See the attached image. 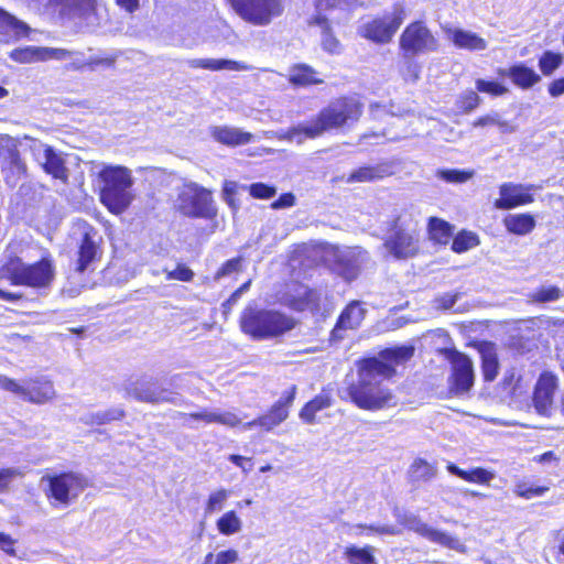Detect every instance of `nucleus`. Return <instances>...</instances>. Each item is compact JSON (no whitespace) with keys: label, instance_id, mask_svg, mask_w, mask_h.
Returning a JSON list of instances; mask_svg holds the SVG:
<instances>
[{"label":"nucleus","instance_id":"1","mask_svg":"<svg viewBox=\"0 0 564 564\" xmlns=\"http://www.w3.org/2000/svg\"><path fill=\"white\" fill-rule=\"evenodd\" d=\"M414 355L413 346H398L380 351L378 357L360 361L358 379L346 389L347 398L359 409L378 411L397 404L395 395L382 381L395 375V367Z\"/></svg>","mask_w":564,"mask_h":564},{"label":"nucleus","instance_id":"2","mask_svg":"<svg viewBox=\"0 0 564 564\" xmlns=\"http://www.w3.org/2000/svg\"><path fill=\"white\" fill-rule=\"evenodd\" d=\"M361 112L362 106L357 99L351 97L338 98L322 109L315 119L289 129L282 138L294 140L301 144L306 138L315 139L328 130L356 122Z\"/></svg>","mask_w":564,"mask_h":564},{"label":"nucleus","instance_id":"3","mask_svg":"<svg viewBox=\"0 0 564 564\" xmlns=\"http://www.w3.org/2000/svg\"><path fill=\"white\" fill-rule=\"evenodd\" d=\"M294 326L292 317L275 310L247 307L240 316L241 330L256 340L280 337Z\"/></svg>","mask_w":564,"mask_h":564},{"label":"nucleus","instance_id":"4","mask_svg":"<svg viewBox=\"0 0 564 564\" xmlns=\"http://www.w3.org/2000/svg\"><path fill=\"white\" fill-rule=\"evenodd\" d=\"M0 273L12 285L47 289L54 281L55 268L52 259L46 257L32 264L23 262L18 257H11L1 267Z\"/></svg>","mask_w":564,"mask_h":564},{"label":"nucleus","instance_id":"5","mask_svg":"<svg viewBox=\"0 0 564 564\" xmlns=\"http://www.w3.org/2000/svg\"><path fill=\"white\" fill-rule=\"evenodd\" d=\"M104 183L100 192L102 204L113 214L124 212L133 199L131 172L122 166H106L99 172Z\"/></svg>","mask_w":564,"mask_h":564},{"label":"nucleus","instance_id":"6","mask_svg":"<svg viewBox=\"0 0 564 564\" xmlns=\"http://www.w3.org/2000/svg\"><path fill=\"white\" fill-rule=\"evenodd\" d=\"M417 221L411 214H400L393 221L391 232L384 240V248L395 259H408L414 257L420 249Z\"/></svg>","mask_w":564,"mask_h":564},{"label":"nucleus","instance_id":"7","mask_svg":"<svg viewBox=\"0 0 564 564\" xmlns=\"http://www.w3.org/2000/svg\"><path fill=\"white\" fill-rule=\"evenodd\" d=\"M47 482L45 495L53 507H68L87 488V479L74 471L46 475L42 482Z\"/></svg>","mask_w":564,"mask_h":564},{"label":"nucleus","instance_id":"8","mask_svg":"<svg viewBox=\"0 0 564 564\" xmlns=\"http://www.w3.org/2000/svg\"><path fill=\"white\" fill-rule=\"evenodd\" d=\"M176 206L188 217L212 219L217 213L212 193L196 183L185 184L181 188Z\"/></svg>","mask_w":564,"mask_h":564},{"label":"nucleus","instance_id":"9","mask_svg":"<svg viewBox=\"0 0 564 564\" xmlns=\"http://www.w3.org/2000/svg\"><path fill=\"white\" fill-rule=\"evenodd\" d=\"M0 387L14 393L23 401L34 404H44L56 397L54 384L45 377L25 379L21 382L0 375Z\"/></svg>","mask_w":564,"mask_h":564},{"label":"nucleus","instance_id":"10","mask_svg":"<svg viewBox=\"0 0 564 564\" xmlns=\"http://www.w3.org/2000/svg\"><path fill=\"white\" fill-rule=\"evenodd\" d=\"M17 138L0 133V172L6 184L15 187L28 175V166L19 151Z\"/></svg>","mask_w":564,"mask_h":564},{"label":"nucleus","instance_id":"11","mask_svg":"<svg viewBox=\"0 0 564 564\" xmlns=\"http://www.w3.org/2000/svg\"><path fill=\"white\" fill-rule=\"evenodd\" d=\"M237 14L245 21L264 26L283 13L282 0H229Z\"/></svg>","mask_w":564,"mask_h":564},{"label":"nucleus","instance_id":"12","mask_svg":"<svg viewBox=\"0 0 564 564\" xmlns=\"http://www.w3.org/2000/svg\"><path fill=\"white\" fill-rule=\"evenodd\" d=\"M24 139L30 141L29 150L44 172L64 183L67 182L68 169L63 153L29 135H24Z\"/></svg>","mask_w":564,"mask_h":564},{"label":"nucleus","instance_id":"13","mask_svg":"<svg viewBox=\"0 0 564 564\" xmlns=\"http://www.w3.org/2000/svg\"><path fill=\"white\" fill-rule=\"evenodd\" d=\"M400 47L405 55L413 57L417 54L435 52L438 41L421 21L409 24L400 36Z\"/></svg>","mask_w":564,"mask_h":564},{"label":"nucleus","instance_id":"14","mask_svg":"<svg viewBox=\"0 0 564 564\" xmlns=\"http://www.w3.org/2000/svg\"><path fill=\"white\" fill-rule=\"evenodd\" d=\"M405 18L404 8L395 6L391 14L373 19L361 26V35L378 43L389 42Z\"/></svg>","mask_w":564,"mask_h":564},{"label":"nucleus","instance_id":"15","mask_svg":"<svg viewBox=\"0 0 564 564\" xmlns=\"http://www.w3.org/2000/svg\"><path fill=\"white\" fill-rule=\"evenodd\" d=\"M557 387V377L552 372H543L539 377L533 392V406L540 415L550 417L556 412L554 395Z\"/></svg>","mask_w":564,"mask_h":564},{"label":"nucleus","instance_id":"16","mask_svg":"<svg viewBox=\"0 0 564 564\" xmlns=\"http://www.w3.org/2000/svg\"><path fill=\"white\" fill-rule=\"evenodd\" d=\"M535 188L538 187L532 184L503 183L499 186L500 197L495 200L494 205L497 209L506 210L531 204L534 198L530 192Z\"/></svg>","mask_w":564,"mask_h":564},{"label":"nucleus","instance_id":"17","mask_svg":"<svg viewBox=\"0 0 564 564\" xmlns=\"http://www.w3.org/2000/svg\"><path fill=\"white\" fill-rule=\"evenodd\" d=\"M334 258L338 273L350 281L357 278L361 264L368 259V253L360 247L337 248Z\"/></svg>","mask_w":564,"mask_h":564},{"label":"nucleus","instance_id":"18","mask_svg":"<svg viewBox=\"0 0 564 564\" xmlns=\"http://www.w3.org/2000/svg\"><path fill=\"white\" fill-rule=\"evenodd\" d=\"M452 391L464 394L474 386L473 361L464 354L456 352L452 359Z\"/></svg>","mask_w":564,"mask_h":564},{"label":"nucleus","instance_id":"19","mask_svg":"<svg viewBox=\"0 0 564 564\" xmlns=\"http://www.w3.org/2000/svg\"><path fill=\"white\" fill-rule=\"evenodd\" d=\"M366 308L359 301H351L340 313L337 323L332 332L334 339H343L345 332L357 329L366 315Z\"/></svg>","mask_w":564,"mask_h":564},{"label":"nucleus","instance_id":"20","mask_svg":"<svg viewBox=\"0 0 564 564\" xmlns=\"http://www.w3.org/2000/svg\"><path fill=\"white\" fill-rule=\"evenodd\" d=\"M126 392L129 397L140 402L161 403L171 401L167 397V390L160 389L154 383L144 379L129 382L126 386Z\"/></svg>","mask_w":564,"mask_h":564},{"label":"nucleus","instance_id":"21","mask_svg":"<svg viewBox=\"0 0 564 564\" xmlns=\"http://www.w3.org/2000/svg\"><path fill=\"white\" fill-rule=\"evenodd\" d=\"M445 35L456 47L468 51H484L487 42L478 34L458 28H445Z\"/></svg>","mask_w":564,"mask_h":564},{"label":"nucleus","instance_id":"22","mask_svg":"<svg viewBox=\"0 0 564 564\" xmlns=\"http://www.w3.org/2000/svg\"><path fill=\"white\" fill-rule=\"evenodd\" d=\"M210 135L219 143L228 147H238L250 143L253 134L242 131L237 127L213 126L209 129Z\"/></svg>","mask_w":564,"mask_h":564},{"label":"nucleus","instance_id":"23","mask_svg":"<svg viewBox=\"0 0 564 564\" xmlns=\"http://www.w3.org/2000/svg\"><path fill=\"white\" fill-rule=\"evenodd\" d=\"M192 68H203L212 72L235 70L245 72L252 70L253 67L243 62L226 59V58H193L187 62Z\"/></svg>","mask_w":564,"mask_h":564},{"label":"nucleus","instance_id":"24","mask_svg":"<svg viewBox=\"0 0 564 564\" xmlns=\"http://www.w3.org/2000/svg\"><path fill=\"white\" fill-rule=\"evenodd\" d=\"M30 28L13 15L0 11V41L10 42L28 36Z\"/></svg>","mask_w":564,"mask_h":564},{"label":"nucleus","instance_id":"25","mask_svg":"<svg viewBox=\"0 0 564 564\" xmlns=\"http://www.w3.org/2000/svg\"><path fill=\"white\" fill-rule=\"evenodd\" d=\"M412 529L432 542L438 543L443 546L462 553L466 551V547L456 538H453L442 531L435 530L425 523L417 521L412 527Z\"/></svg>","mask_w":564,"mask_h":564},{"label":"nucleus","instance_id":"26","mask_svg":"<svg viewBox=\"0 0 564 564\" xmlns=\"http://www.w3.org/2000/svg\"><path fill=\"white\" fill-rule=\"evenodd\" d=\"M500 74L511 78L512 83L523 89L531 88L541 80V76L524 64H517Z\"/></svg>","mask_w":564,"mask_h":564},{"label":"nucleus","instance_id":"27","mask_svg":"<svg viewBox=\"0 0 564 564\" xmlns=\"http://www.w3.org/2000/svg\"><path fill=\"white\" fill-rule=\"evenodd\" d=\"M479 352L481 356L484 378L486 381H494L499 370L496 347L491 343H481L479 345Z\"/></svg>","mask_w":564,"mask_h":564},{"label":"nucleus","instance_id":"28","mask_svg":"<svg viewBox=\"0 0 564 564\" xmlns=\"http://www.w3.org/2000/svg\"><path fill=\"white\" fill-rule=\"evenodd\" d=\"M182 415L188 419L204 421L207 424L218 423L229 427H235L239 425L241 422L240 419L232 412L218 413L214 411L204 410L200 412L189 414L182 413Z\"/></svg>","mask_w":564,"mask_h":564},{"label":"nucleus","instance_id":"29","mask_svg":"<svg viewBox=\"0 0 564 564\" xmlns=\"http://www.w3.org/2000/svg\"><path fill=\"white\" fill-rule=\"evenodd\" d=\"M505 227L509 232L524 236L535 228V219L530 214H510L503 219Z\"/></svg>","mask_w":564,"mask_h":564},{"label":"nucleus","instance_id":"30","mask_svg":"<svg viewBox=\"0 0 564 564\" xmlns=\"http://www.w3.org/2000/svg\"><path fill=\"white\" fill-rule=\"evenodd\" d=\"M391 174V166L387 163L375 166H362L354 171L347 178V183H362L383 178Z\"/></svg>","mask_w":564,"mask_h":564},{"label":"nucleus","instance_id":"31","mask_svg":"<svg viewBox=\"0 0 564 564\" xmlns=\"http://www.w3.org/2000/svg\"><path fill=\"white\" fill-rule=\"evenodd\" d=\"M313 23L321 29V44L323 50L329 54H339L341 52V44L332 33L328 20L325 17L317 15L314 18Z\"/></svg>","mask_w":564,"mask_h":564},{"label":"nucleus","instance_id":"32","mask_svg":"<svg viewBox=\"0 0 564 564\" xmlns=\"http://www.w3.org/2000/svg\"><path fill=\"white\" fill-rule=\"evenodd\" d=\"M96 232L87 231L84 234L79 245V260L77 270L83 272L87 265L96 258L98 252V243L96 241Z\"/></svg>","mask_w":564,"mask_h":564},{"label":"nucleus","instance_id":"33","mask_svg":"<svg viewBox=\"0 0 564 564\" xmlns=\"http://www.w3.org/2000/svg\"><path fill=\"white\" fill-rule=\"evenodd\" d=\"M447 470L452 475H455L466 481L481 484V485H488L495 478L494 473H491L487 469L480 468V467H476V468L471 469L470 471H466V470L460 469L459 467H457L454 464H449L447 466Z\"/></svg>","mask_w":564,"mask_h":564},{"label":"nucleus","instance_id":"34","mask_svg":"<svg viewBox=\"0 0 564 564\" xmlns=\"http://www.w3.org/2000/svg\"><path fill=\"white\" fill-rule=\"evenodd\" d=\"M316 72L305 64L294 65L290 69L289 82L294 86H308L323 83L317 78Z\"/></svg>","mask_w":564,"mask_h":564},{"label":"nucleus","instance_id":"35","mask_svg":"<svg viewBox=\"0 0 564 564\" xmlns=\"http://www.w3.org/2000/svg\"><path fill=\"white\" fill-rule=\"evenodd\" d=\"M332 405V398L328 393H321L307 402L300 412V417L306 423H314L317 412Z\"/></svg>","mask_w":564,"mask_h":564},{"label":"nucleus","instance_id":"36","mask_svg":"<svg viewBox=\"0 0 564 564\" xmlns=\"http://www.w3.org/2000/svg\"><path fill=\"white\" fill-rule=\"evenodd\" d=\"M344 557L349 564H377L372 546L358 547L348 545L345 547Z\"/></svg>","mask_w":564,"mask_h":564},{"label":"nucleus","instance_id":"37","mask_svg":"<svg viewBox=\"0 0 564 564\" xmlns=\"http://www.w3.org/2000/svg\"><path fill=\"white\" fill-rule=\"evenodd\" d=\"M430 239L436 243L446 245L453 235V227L445 220L431 217L429 220Z\"/></svg>","mask_w":564,"mask_h":564},{"label":"nucleus","instance_id":"38","mask_svg":"<svg viewBox=\"0 0 564 564\" xmlns=\"http://www.w3.org/2000/svg\"><path fill=\"white\" fill-rule=\"evenodd\" d=\"M124 416V411L120 408H113L108 410H101L97 412L87 413L80 417V421L85 424H107L112 421L121 420Z\"/></svg>","mask_w":564,"mask_h":564},{"label":"nucleus","instance_id":"39","mask_svg":"<svg viewBox=\"0 0 564 564\" xmlns=\"http://www.w3.org/2000/svg\"><path fill=\"white\" fill-rule=\"evenodd\" d=\"M288 416L289 410L285 409L282 401H278L267 414L260 416V426L265 431H271L285 421Z\"/></svg>","mask_w":564,"mask_h":564},{"label":"nucleus","instance_id":"40","mask_svg":"<svg viewBox=\"0 0 564 564\" xmlns=\"http://www.w3.org/2000/svg\"><path fill=\"white\" fill-rule=\"evenodd\" d=\"M217 530L223 535H234L242 530V520L236 511L225 512L216 522Z\"/></svg>","mask_w":564,"mask_h":564},{"label":"nucleus","instance_id":"41","mask_svg":"<svg viewBox=\"0 0 564 564\" xmlns=\"http://www.w3.org/2000/svg\"><path fill=\"white\" fill-rule=\"evenodd\" d=\"M412 481H429L437 474V468L422 458H416L409 470Z\"/></svg>","mask_w":564,"mask_h":564},{"label":"nucleus","instance_id":"42","mask_svg":"<svg viewBox=\"0 0 564 564\" xmlns=\"http://www.w3.org/2000/svg\"><path fill=\"white\" fill-rule=\"evenodd\" d=\"M10 57L18 63L44 62V47L25 46L15 48L10 53Z\"/></svg>","mask_w":564,"mask_h":564},{"label":"nucleus","instance_id":"43","mask_svg":"<svg viewBox=\"0 0 564 564\" xmlns=\"http://www.w3.org/2000/svg\"><path fill=\"white\" fill-rule=\"evenodd\" d=\"M564 292L555 285H543L530 293L529 300L532 303H549L560 300Z\"/></svg>","mask_w":564,"mask_h":564},{"label":"nucleus","instance_id":"44","mask_svg":"<svg viewBox=\"0 0 564 564\" xmlns=\"http://www.w3.org/2000/svg\"><path fill=\"white\" fill-rule=\"evenodd\" d=\"M302 293L305 295V299L301 297L296 301H292L291 307L295 311H317L319 308L321 293L312 289H303Z\"/></svg>","mask_w":564,"mask_h":564},{"label":"nucleus","instance_id":"45","mask_svg":"<svg viewBox=\"0 0 564 564\" xmlns=\"http://www.w3.org/2000/svg\"><path fill=\"white\" fill-rule=\"evenodd\" d=\"M479 245V238L471 231H462L453 239L452 250L456 253L466 252Z\"/></svg>","mask_w":564,"mask_h":564},{"label":"nucleus","instance_id":"46","mask_svg":"<svg viewBox=\"0 0 564 564\" xmlns=\"http://www.w3.org/2000/svg\"><path fill=\"white\" fill-rule=\"evenodd\" d=\"M230 496V491L225 488H219L213 491L206 501L205 514H212L219 511L225 506L226 501Z\"/></svg>","mask_w":564,"mask_h":564},{"label":"nucleus","instance_id":"47","mask_svg":"<svg viewBox=\"0 0 564 564\" xmlns=\"http://www.w3.org/2000/svg\"><path fill=\"white\" fill-rule=\"evenodd\" d=\"M546 491H549V487L546 486H534L530 485L525 481H519L514 485L513 492L521 498L532 499L534 497H541Z\"/></svg>","mask_w":564,"mask_h":564},{"label":"nucleus","instance_id":"48","mask_svg":"<svg viewBox=\"0 0 564 564\" xmlns=\"http://www.w3.org/2000/svg\"><path fill=\"white\" fill-rule=\"evenodd\" d=\"M562 64V55L551 51H546L539 59V67L543 75L550 76Z\"/></svg>","mask_w":564,"mask_h":564},{"label":"nucleus","instance_id":"49","mask_svg":"<svg viewBox=\"0 0 564 564\" xmlns=\"http://www.w3.org/2000/svg\"><path fill=\"white\" fill-rule=\"evenodd\" d=\"M239 560V554L236 550L229 549L220 551L216 554L208 553L204 557L203 564H235Z\"/></svg>","mask_w":564,"mask_h":564},{"label":"nucleus","instance_id":"50","mask_svg":"<svg viewBox=\"0 0 564 564\" xmlns=\"http://www.w3.org/2000/svg\"><path fill=\"white\" fill-rule=\"evenodd\" d=\"M436 175L445 182L462 184L473 178L474 171L440 170Z\"/></svg>","mask_w":564,"mask_h":564},{"label":"nucleus","instance_id":"51","mask_svg":"<svg viewBox=\"0 0 564 564\" xmlns=\"http://www.w3.org/2000/svg\"><path fill=\"white\" fill-rule=\"evenodd\" d=\"M23 475L22 470L17 467L0 468V494L8 492L11 484L17 478H22Z\"/></svg>","mask_w":564,"mask_h":564},{"label":"nucleus","instance_id":"52","mask_svg":"<svg viewBox=\"0 0 564 564\" xmlns=\"http://www.w3.org/2000/svg\"><path fill=\"white\" fill-rule=\"evenodd\" d=\"M480 101L481 99L477 93L468 90L458 97L456 105L458 109L467 113L475 110L479 106Z\"/></svg>","mask_w":564,"mask_h":564},{"label":"nucleus","instance_id":"53","mask_svg":"<svg viewBox=\"0 0 564 564\" xmlns=\"http://www.w3.org/2000/svg\"><path fill=\"white\" fill-rule=\"evenodd\" d=\"M476 89L480 93L492 96H501L508 93V88L497 82H488L484 79L476 80Z\"/></svg>","mask_w":564,"mask_h":564},{"label":"nucleus","instance_id":"54","mask_svg":"<svg viewBox=\"0 0 564 564\" xmlns=\"http://www.w3.org/2000/svg\"><path fill=\"white\" fill-rule=\"evenodd\" d=\"M248 188L252 197L260 199H268L276 194L274 186H269L264 183H253Z\"/></svg>","mask_w":564,"mask_h":564},{"label":"nucleus","instance_id":"55","mask_svg":"<svg viewBox=\"0 0 564 564\" xmlns=\"http://www.w3.org/2000/svg\"><path fill=\"white\" fill-rule=\"evenodd\" d=\"M242 259L240 257L228 260L223 267L216 272L215 280L218 281L224 276L230 275L241 270Z\"/></svg>","mask_w":564,"mask_h":564},{"label":"nucleus","instance_id":"56","mask_svg":"<svg viewBox=\"0 0 564 564\" xmlns=\"http://www.w3.org/2000/svg\"><path fill=\"white\" fill-rule=\"evenodd\" d=\"M358 4V0H316L318 10H326L329 8L350 9Z\"/></svg>","mask_w":564,"mask_h":564},{"label":"nucleus","instance_id":"57","mask_svg":"<svg viewBox=\"0 0 564 564\" xmlns=\"http://www.w3.org/2000/svg\"><path fill=\"white\" fill-rule=\"evenodd\" d=\"M421 66L411 58L405 62L404 69L402 70L403 78L406 82L415 83L420 78Z\"/></svg>","mask_w":564,"mask_h":564},{"label":"nucleus","instance_id":"58","mask_svg":"<svg viewBox=\"0 0 564 564\" xmlns=\"http://www.w3.org/2000/svg\"><path fill=\"white\" fill-rule=\"evenodd\" d=\"M238 188V184L234 181H226L223 188V196L225 202L232 208L237 209L238 205L234 198Z\"/></svg>","mask_w":564,"mask_h":564},{"label":"nucleus","instance_id":"59","mask_svg":"<svg viewBox=\"0 0 564 564\" xmlns=\"http://www.w3.org/2000/svg\"><path fill=\"white\" fill-rule=\"evenodd\" d=\"M72 55L73 52L65 48L44 47V61H63L69 58Z\"/></svg>","mask_w":564,"mask_h":564},{"label":"nucleus","instance_id":"60","mask_svg":"<svg viewBox=\"0 0 564 564\" xmlns=\"http://www.w3.org/2000/svg\"><path fill=\"white\" fill-rule=\"evenodd\" d=\"M356 528H364L367 529L370 533H377V534H388V535H395L399 533V530L393 525H364L358 524Z\"/></svg>","mask_w":564,"mask_h":564},{"label":"nucleus","instance_id":"61","mask_svg":"<svg viewBox=\"0 0 564 564\" xmlns=\"http://www.w3.org/2000/svg\"><path fill=\"white\" fill-rule=\"evenodd\" d=\"M295 204V196L292 193L282 194L279 199L271 204L272 209L292 207Z\"/></svg>","mask_w":564,"mask_h":564},{"label":"nucleus","instance_id":"62","mask_svg":"<svg viewBox=\"0 0 564 564\" xmlns=\"http://www.w3.org/2000/svg\"><path fill=\"white\" fill-rule=\"evenodd\" d=\"M499 113L498 112H490V113H487L480 118H478L477 120H475L473 122V126L474 127H487V126H496L497 122H498V118H499Z\"/></svg>","mask_w":564,"mask_h":564},{"label":"nucleus","instance_id":"63","mask_svg":"<svg viewBox=\"0 0 564 564\" xmlns=\"http://www.w3.org/2000/svg\"><path fill=\"white\" fill-rule=\"evenodd\" d=\"M14 543L15 541L6 533H0V549L9 555L14 556Z\"/></svg>","mask_w":564,"mask_h":564},{"label":"nucleus","instance_id":"64","mask_svg":"<svg viewBox=\"0 0 564 564\" xmlns=\"http://www.w3.org/2000/svg\"><path fill=\"white\" fill-rule=\"evenodd\" d=\"M174 276L175 280L189 282L194 278V272L188 267L184 264H178L177 268L175 269Z\"/></svg>","mask_w":564,"mask_h":564}]
</instances>
